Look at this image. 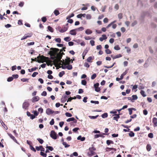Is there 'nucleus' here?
Here are the masks:
<instances>
[{
    "label": "nucleus",
    "instance_id": "nucleus-43",
    "mask_svg": "<svg viewBox=\"0 0 157 157\" xmlns=\"http://www.w3.org/2000/svg\"><path fill=\"white\" fill-rule=\"evenodd\" d=\"M40 155L44 157H46L47 154L46 153H45L42 151H41L40 152Z\"/></svg>",
    "mask_w": 157,
    "mask_h": 157
},
{
    "label": "nucleus",
    "instance_id": "nucleus-22",
    "mask_svg": "<svg viewBox=\"0 0 157 157\" xmlns=\"http://www.w3.org/2000/svg\"><path fill=\"white\" fill-rule=\"evenodd\" d=\"M39 98L38 96L34 97L33 98V101H37L39 100Z\"/></svg>",
    "mask_w": 157,
    "mask_h": 157
},
{
    "label": "nucleus",
    "instance_id": "nucleus-19",
    "mask_svg": "<svg viewBox=\"0 0 157 157\" xmlns=\"http://www.w3.org/2000/svg\"><path fill=\"white\" fill-rule=\"evenodd\" d=\"M112 150H113L114 151H116V149L115 148H112V147L109 148V147H107L106 148V151H109Z\"/></svg>",
    "mask_w": 157,
    "mask_h": 157
},
{
    "label": "nucleus",
    "instance_id": "nucleus-57",
    "mask_svg": "<svg viewBox=\"0 0 157 157\" xmlns=\"http://www.w3.org/2000/svg\"><path fill=\"white\" fill-rule=\"evenodd\" d=\"M98 115H97L96 116H89V117L91 119H95L96 118L98 117Z\"/></svg>",
    "mask_w": 157,
    "mask_h": 157
},
{
    "label": "nucleus",
    "instance_id": "nucleus-42",
    "mask_svg": "<svg viewBox=\"0 0 157 157\" xmlns=\"http://www.w3.org/2000/svg\"><path fill=\"white\" fill-rule=\"evenodd\" d=\"M86 18L87 19H90L91 18V16L90 14H87L86 15Z\"/></svg>",
    "mask_w": 157,
    "mask_h": 157
},
{
    "label": "nucleus",
    "instance_id": "nucleus-45",
    "mask_svg": "<svg viewBox=\"0 0 157 157\" xmlns=\"http://www.w3.org/2000/svg\"><path fill=\"white\" fill-rule=\"evenodd\" d=\"M114 49L117 50H118L120 49V48L118 45H117L114 47Z\"/></svg>",
    "mask_w": 157,
    "mask_h": 157
},
{
    "label": "nucleus",
    "instance_id": "nucleus-25",
    "mask_svg": "<svg viewBox=\"0 0 157 157\" xmlns=\"http://www.w3.org/2000/svg\"><path fill=\"white\" fill-rule=\"evenodd\" d=\"M46 148L49 150H50L51 151H52L54 150L53 148L52 147L48 146V145H46Z\"/></svg>",
    "mask_w": 157,
    "mask_h": 157
},
{
    "label": "nucleus",
    "instance_id": "nucleus-11",
    "mask_svg": "<svg viewBox=\"0 0 157 157\" xmlns=\"http://www.w3.org/2000/svg\"><path fill=\"white\" fill-rule=\"evenodd\" d=\"M8 134L10 138L12 139L15 142L18 144L17 140L15 139V137L12 135V134L10 133H8Z\"/></svg>",
    "mask_w": 157,
    "mask_h": 157
},
{
    "label": "nucleus",
    "instance_id": "nucleus-15",
    "mask_svg": "<svg viewBox=\"0 0 157 157\" xmlns=\"http://www.w3.org/2000/svg\"><path fill=\"white\" fill-rule=\"evenodd\" d=\"M77 31L75 30V29H72L70 31V34L71 35H75L76 34Z\"/></svg>",
    "mask_w": 157,
    "mask_h": 157
},
{
    "label": "nucleus",
    "instance_id": "nucleus-61",
    "mask_svg": "<svg viewBox=\"0 0 157 157\" xmlns=\"http://www.w3.org/2000/svg\"><path fill=\"white\" fill-rule=\"evenodd\" d=\"M88 52V50L87 49H85L83 51L82 55H86V54Z\"/></svg>",
    "mask_w": 157,
    "mask_h": 157
},
{
    "label": "nucleus",
    "instance_id": "nucleus-62",
    "mask_svg": "<svg viewBox=\"0 0 157 157\" xmlns=\"http://www.w3.org/2000/svg\"><path fill=\"white\" fill-rule=\"evenodd\" d=\"M54 124V119H52L50 122V124L51 125H53Z\"/></svg>",
    "mask_w": 157,
    "mask_h": 157
},
{
    "label": "nucleus",
    "instance_id": "nucleus-29",
    "mask_svg": "<svg viewBox=\"0 0 157 157\" xmlns=\"http://www.w3.org/2000/svg\"><path fill=\"white\" fill-rule=\"evenodd\" d=\"M127 73V70H126L124 72H123L121 75L120 77H121V78H124V76L126 75Z\"/></svg>",
    "mask_w": 157,
    "mask_h": 157
},
{
    "label": "nucleus",
    "instance_id": "nucleus-8",
    "mask_svg": "<svg viewBox=\"0 0 157 157\" xmlns=\"http://www.w3.org/2000/svg\"><path fill=\"white\" fill-rule=\"evenodd\" d=\"M46 112L47 114L50 115L54 113V111L51 109L49 108L46 109Z\"/></svg>",
    "mask_w": 157,
    "mask_h": 157
},
{
    "label": "nucleus",
    "instance_id": "nucleus-23",
    "mask_svg": "<svg viewBox=\"0 0 157 157\" xmlns=\"http://www.w3.org/2000/svg\"><path fill=\"white\" fill-rule=\"evenodd\" d=\"M92 32L89 29H86L85 31V33L87 34H90L92 33Z\"/></svg>",
    "mask_w": 157,
    "mask_h": 157
},
{
    "label": "nucleus",
    "instance_id": "nucleus-49",
    "mask_svg": "<svg viewBox=\"0 0 157 157\" xmlns=\"http://www.w3.org/2000/svg\"><path fill=\"white\" fill-rule=\"evenodd\" d=\"M29 147H30V148L31 150L35 152H36V150L32 146V145L30 146Z\"/></svg>",
    "mask_w": 157,
    "mask_h": 157
},
{
    "label": "nucleus",
    "instance_id": "nucleus-64",
    "mask_svg": "<svg viewBox=\"0 0 157 157\" xmlns=\"http://www.w3.org/2000/svg\"><path fill=\"white\" fill-rule=\"evenodd\" d=\"M108 21V19L107 18L105 17L103 20V22L104 23H107Z\"/></svg>",
    "mask_w": 157,
    "mask_h": 157
},
{
    "label": "nucleus",
    "instance_id": "nucleus-14",
    "mask_svg": "<svg viewBox=\"0 0 157 157\" xmlns=\"http://www.w3.org/2000/svg\"><path fill=\"white\" fill-rule=\"evenodd\" d=\"M63 55L62 54H61L59 53L57 54L56 56V58L60 60V59H62Z\"/></svg>",
    "mask_w": 157,
    "mask_h": 157
},
{
    "label": "nucleus",
    "instance_id": "nucleus-2",
    "mask_svg": "<svg viewBox=\"0 0 157 157\" xmlns=\"http://www.w3.org/2000/svg\"><path fill=\"white\" fill-rule=\"evenodd\" d=\"M96 149L93 145H92V147H90L89 149V151L87 153V155L89 156H91L94 155L95 153L94 151H96Z\"/></svg>",
    "mask_w": 157,
    "mask_h": 157
},
{
    "label": "nucleus",
    "instance_id": "nucleus-6",
    "mask_svg": "<svg viewBox=\"0 0 157 157\" xmlns=\"http://www.w3.org/2000/svg\"><path fill=\"white\" fill-rule=\"evenodd\" d=\"M68 25V23H67L66 25V26H67V27L64 26L63 28H60L59 30V32L61 33H63L67 31L68 28V26H67Z\"/></svg>",
    "mask_w": 157,
    "mask_h": 157
},
{
    "label": "nucleus",
    "instance_id": "nucleus-56",
    "mask_svg": "<svg viewBox=\"0 0 157 157\" xmlns=\"http://www.w3.org/2000/svg\"><path fill=\"white\" fill-rule=\"evenodd\" d=\"M95 41L93 40H91L90 41V43L92 46L94 45Z\"/></svg>",
    "mask_w": 157,
    "mask_h": 157
},
{
    "label": "nucleus",
    "instance_id": "nucleus-12",
    "mask_svg": "<svg viewBox=\"0 0 157 157\" xmlns=\"http://www.w3.org/2000/svg\"><path fill=\"white\" fill-rule=\"evenodd\" d=\"M67 97L65 95H63L62 98L61 99V102L62 103L65 102L67 100Z\"/></svg>",
    "mask_w": 157,
    "mask_h": 157
},
{
    "label": "nucleus",
    "instance_id": "nucleus-13",
    "mask_svg": "<svg viewBox=\"0 0 157 157\" xmlns=\"http://www.w3.org/2000/svg\"><path fill=\"white\" fill-rule=\"evenodd\" d=\"M111 57L113 58V59H114L116 58H120L122 56V55L121 54H119L116 56H114L113 55H111Z\"/></svg>",
    "mask_w": 157,
    "mask_h": 157
},
{
    "label": "nucleus",
    "instance_id": "nucleus-31",
    "mask_svg": "<svg viewBox=\"0 0 157 157\" xmlns=\"http://www.w3.org/2000/svg\"><path fill=\"white\" fill-rule=\"evenodd\" d=\"M113 142L112 140H108L106 141V144L108 145H109L110 144H113Z\"/></svg>",
    "mask_w": 157,
    "mask_h": 157
},
{
    "label": "nucleus",
    "instance_id": "nucleus-28",
    "mask_svg": "<svg viewBox=\"0 0 157 157\" xmlns=\"http://www.w3.org/2000/svg\"><path fill=\"white\" fill-rule=\"evenodd\" d=\"M84 28L82 27H80L79 28L77 29H75V30L77 31H82L84 30Z\"/></svg>",
    "mask_w": 157,
    "mask_h": 157
},
{
    "label": "nucleus",
    "instance_id": "nucleus-47",
    "mask_svg": "<svg viewBox=\"0 0 157 157\" xmlns=\"http://www.w3.org/2000/svg\"><path fill=\"white\" fill-rule=\"evenodd\" d=\"M55 40L56 42L59 43H60L61 41V40L60 38H55Z\"/></svg>",
    "mask_w": 157,
    "mask_h": 157
},
{
    "label": "nucleus",
    "instance_id": "nucleus-40",
    "mask_svg": "<svg viewBox=\"0 0 157 157\" xmlns=\"http://www.w3.org/2000/svg\"><path fill=\"white\" fill-rule=\"evenodd\" d=\"M67 68L68 70H71L72 68V65L69 64H67Z\"/></svg>",
    "mask_w": 157,
    "mask_h": 157
},
{
    "label": "nucleus",
    "instance_id": "nucleus-50",
    "mask_svg": "<svg viewBox=\"0 0 157 157\" xmlns=\"http://www.w3.org/2000/svg\"><path fill=\"white\" fill-rule=\"evenodd\" d=\"M85 39L86 40H90V39H94V38H92V37H90V36H85Z\"/></svg>",
    "mask_w": 157,
    "mask_h": 157
},
{
    "label": "nucleus",
    "instance_id": "nucleus-33",
    "mask_svg": "<svg viewBox=\"0 0 157 157\" xmlns=\"http://www.w3.org/2000/svg\"><path fill=\"white\" fill-rule=\"evenodd\" d=\"M128 135L130 137H132L134 136L135 134L132 131H130V133H129Z\"/></svg>",
    "mask_w": 157,
    "mask_h": 157
},
{
    "label": "nucleus",
    "instance_id": "nucleus-35",
    "mask_svg": "<svg viewBox=\"0 0 157 157\" xmlns=\"http://www.w3.org/2000/svg\"><path fill=\"white\" fill-rule=\"evenodd\" d=\"M65 74V72L64 71H62L61 72H60L59 74V77H62V76Z\"/></svg>",
    "mask_w": 157,
    "mask_h": 157
},
{
    "label": "nucleus",
    "instance_id": "nucleus-3",
    "mask_svg": "<svg viewBox=\"0 0 157 157\" xmlns=\"http://www.w3.org/2000/svg\"><path fill=\"white\" fill-rule=\"evenodd\" d=\"M50 49H52L53 50L50 51L48 54L52 56H54L56 55V53L58 52L59 51V49L56 48H51Z\"/></svg>",
    "mask_w": 157,
    "mask_h": 157
},
{
    "label": "nucleus",
    "instance_id": "nucleus-30",
    "mask_svg": "<svg viewBox=\"0 0 157 157\" xmlns=\"http://www.w3.org/2000/svg\"><path fill=\"white\" fill-rule=\"evenodd\" d=\"M37 67H34L32 68L31 69H29L28 70L29 72H31L36 71L37 69Z\"/></svg>",
    "mask_w": 157,
    "mask_h": 157
},
{
    "label": "nucleus",
    "instance_id": "nucleus-52",
    "mask_svg": "<svg viewBox=\"0 0 157 157\" xmlns=\"http://www.w3.org/2000/svg\"><path fill=\"white\" fill-rule=\"evenodd\" d=\"M65 115L67 117H71L72 116V114H71V113H68V112H66L65 113Z\"/></svg>",
    "mask_w": 157,
    "mask_h": 157
},
{
    "label": "nucleus",
    "instance_id": "nucleus-1",
    "mask_svg": "<svg viewBox=\"0 0 157 157\" xmlns=\"http://www.w3.org/2000/svg\"><path fill=\"white\" fill-rule=\"evenodd\" d=\"M38 59H37V62L39 63H43L46 62L47 59H48V57L42 55L40 56V55L38 56L36 58Z\"/></svg>",
    "mask_w": 157,
    "mask_h": 157
},
{
    "label": "nucleus",
    "instance_id": "nucleus-4",
    "mask_svg": "<svg viewBox=\"0 0 157 157\" xmlns=\"http://www.w3.org/2000/svg\"><path fill=\"white\" fill-rule=\"evenodd\" d=\"M51 137L53 139L56 140L57 139V134L54 130H52L50 134Z\"/></svg>",
    "mask_w": 157,
    "mask_h": 157
},
{
    "label": "nucleus",
    "instance_id": "nucleus-63",
    "mask_svg": "<svg viewBox=\"0 0 157 157\" xmlns=\"http://www.w3.org/2000/svg\"><path fill=\"white\" fill-rule=\"evenodd\" d=\"M24 3L23 2H20L19 4V6L20 7H22L24 5Z\"/></svg>",
    "mask_w": 157,
    "mask_h": 157
},
{
    "label": "nucleus",
    "instance_id": "nucleus-37",
    "mask_svg": "<svg viewBox=\"0 0 157 157\" xmlns=\"http://www.w3.org/2000/svg\"><path fill=\"white\" fill-rule=\"evenodd\" d=\"M48 29L49 31L51 32H53V29L50 26H48Z\"/></svg>",
    "mask_w": 157,
    "mask_h": 157
},
{
    "label": "nucleus",
    "instance_id": "nucleus-17",
    "mask_svg": "<svg viewBox=\"0 0 157 157\" xmlns=\"http://www.w3.org/2000/svg\"><path fill=\"white\" fill-rule=\"evenodd\" d=\"M60 60H58L57 58H56L55 59H54L53 61H51V62H53L54 64L55 65L56 67L57 66V65L58 63L59 62Z\"/></svg>",
    "mask_w": 157,
    "mask_h": 157
},
{
    "label": "nucleus",
    "instance_id": "nucleus-7",
    "mask_svg": "<svg viewBox=\"0 0 157 157\" xmlns=\"http://www.w3.org/2000/svg\"><path fill=\"white\" fill-rule=\"evenodd\" d=\"M32 36V34L28 33L27 34H25L24 36H23L21 39V40H24L27 39L28 37H31Z\"/></svg>",
    "mask_w": 157,
    "mask_h": 157
},
{
    "label": "nucleus",
    "instance_id": "nucleus-18",
    "mask_svg": "<svg viewBox=\"0 0 157 157\" xmlns=\"http://www.w3.org/2000/svg\"><path fill=\"white\" fill-rule=\"evenodd\" d=\"M72 121H74V122L75 123L77 122V120H75L74 117L69 118L67 120V122H70Z\"/></svg>",
    "mask_w": 157,
    "mask_h": 157
},
{
    "label": "nucleus",
    "instance_id": "nucleus-20",
    "mask_svg": "<svg viewBox=\"0 0 157 157\" xmlns=\"http://www.w3.org/2000/svg\"><path fill=\"white\" fill-rule=\"evenodd\" d=\"M77 139L80 140L81 141H83L85 140V138L84 137H82L81 136H79L78 137Z\"/></svg>",
    "mask_w": 157,
    "mask_h": 157
},
{
    "label": "nucleus",
    "instance_id": "nucleus-58",
    "mask_svg": "<svg viewBox=\"0 0 157 157\" xmlns=\"http://www.w3.org/2000/svg\"><path fill=\"white\" fill-rule=\"evenodd\" d=\"M38 74V73L37 72H34L33 74L32 75V76L33 77H35L36 76V75H37Z\"/></svg>",
    "mask_w": 157,
    "mask_h": 157
},
{
    "label": "nucleus",
    "instance_id": "nucleus-46",
    "mask_svg": "<svg viewBox=\"0 0 157 157\" xmlns=\"http://www.w3.org/2000/svg\"><path fill=\"white\" fill-rule=\"evenodd\" d=\"M105 52L107 54H110L111 53V51L109 49H107L105 50Z\"/></svg>",
    "mask_w": 157,
    "mask_h": 157
},
{
    "label": "nucleus",
    "instance_id": "nucleus-48",
    "mask_svg": "<svg viewBox=\"0 0 157 157\" xmlns=\"http://www.w3.org/2000/svg\"><path fill=\"white\" fill-rule=\"evenodd\" d=\"M81 83L83 85H86V82L85 80H82Z\"/></svg>",
    "mask_w": 157,
    "mask_h": 157
},
{
    "label": "nucleus",
    "instance_id": "nucleus-38",
    "mask_svg": "<svg viewBox=\"0 0 157 157\" xmlns=\"http://www.w3.org/2000/svg\"><path fill=\"white\" fill-rule=\"evenodd\" d=\"M71 39L70 37L67 36L64 38V40L66 41H69L71 40Z\"/></svg>",
    "mask_w": 157,
    "mask_h": 157
},
{
    "label": "nucleus",
    "instance_id": "nucleus-60",
    "mask_svg": "<svg viewBox=\"0 0 157 157\" xmlns=\"http://www.w3.org/2000/svg\"><path fill=\"white\" fill-rule=\"evenodd\" d=\"M148 136L149 137L152 138L153 137V135L152 133H150L148 134Z\"/></svg>",
    "mask_w": 157,
    "mask_h": 157
},
{
    "label": "nucleus",
    "instance_id": "nucleus-5",
    "mask_svg": "<svg viewBox=\"0 0 157 157\" xmlns=\"http://www.w3.org/2000/svg\"><path fill=\"white\" fill-rule=\"evenodd\" d=\"M29 104L28 102L25 101L23 103L22 105V108L25 110L28 109Z\"/></svg>",
    "mask_w": 157,
    "mask_h": 157
},
{
    "label": "nucleus",
    "instance_id": "nucleus-27",
    "mask_svg": "<svg viewBox=\"0 0 157 157\" xmlns=\"http://www.w3.org/2000/svg\"><path fill=\"white\" fill-rule=\"evenodd\" d=\"M151 148V147L150 144H148L146 146V149L148 151H150Z\"/></svg>",
    "mask_w": 157,
    "mask_h": 157
},
{
    "label": "nucleus",
    "instance_id": "nucleus-36",
    "mask_svg": "<svg viewBox=\"0 0 157 157\" xmlns=\"http://www.w3.org/2000/svg\"><path fill=\"white\" fill-rule=\"evenodd\" d=\"M101 117L103 118H106L108 117V114L106 113H105L101 115Z\"/></svg>",
    "mask_w": 157,
    "mask_h": 157
},
{
    "label": "nucleus",
    "instance_id": "nucleus-39",
    "mask_svg": "<svg viewBox=\"0 0 157 157\" xmlns=\"http://www.w3.org/2000/svg\"><path fill=\"white\" fill-rule=\"evenodd\" d=\"M37 140L40 144H42L44 142V140L40 138H37Z\"/></svg>",
    "mask_w": 157,
    "mask_h": 157
},
{
    "label": "nucleus",
    "instance_id": "nucleus-44",
    "mask_svg": "<svg viewBox=\"0 0 157 157\" xmlns=\"http://www.w3.org/2000/svg\"><path fill=\"white\" fill-rule=\"evenodd\" d=\"M97 76L96 74L94 73L91 76V79H95Z\"/></svg>",
    "mask_w": 157,
    "mask_h": 157
},
{
    "label": "nucleus",
    "instance_id": "nucleus-9",
    "mask_svg": "<svg viewBox=\"0 0 157 157\" xmlns=\"http://www.w3.org/2000/svg\"><path fill=\"white\" fill-rule=\"evenodd\" d=\"M152 122L153 123V126L154 127L157 126V118L154 117L152 119Z\"/></svg>",
    "mask_w": 157,
    "mask_h": 157
},
{
    "label": "nucleus",
    "instance_id": "nucleus-59",
    "mask_svg": "<svg viewBox=\"0 0 157 157\" xmlns=\"http://www.w3.org/2000/svg\"><path fill=\"white\" fill-rule=\"evenodd\" d=\"M125 48L127 49V52L128 53H129L131 51V49L129 48L128 47H125Z\"/></svg>",
    "mask_w": 157,
    "mask_h": 157
},
{
    "label": "nucleus",
    "instance_id": "nucleus-10",
    "mask_svg": "<svg viewBox=\"0 0 157 157\" xmlns=\"http://www.w3.org/2000/svg\"><path fill=\"white\" fill-rule=\"evenodd\" d=\"M70 58L67 57V59H66L65 62H63L64 65H66L67 64H69L70 62Z\"/></svg>",
    "mask_w": 157,
    "mask_h": 157
},
{
    "label": "nucleus",
    "instance_id": "nucleus-21",
    "mask_svg": "<svg viewBox=\"0 0 157 157\" xmlns=\"http://www.w3.org/2000/svg\"><path fill=\"white\" fill-rule=\"evenodd\" d=\"M62 141H63V144L64 146L65 147H68L70 146V145L67 144L66 142L63 141V140L62 139Z\"/></svg>",
    "mask_w": 157,
    "mask_h": 157
},
{
    "label": "nucleus",
    "instance_id": "nucleus-53",
    "mask_svg": "<svg viewBox=\"0 0 157 157\" xmlns=\"http://www.w3.org/2000/svg\"><path fill=\"white\" fill-rule=\"evenodd\" d=\"M118 17L119 19H121L123 17L122 14L121 13H119L118 15Z\"/></svg>",
    "mask_w": 157,
    "mask_h": 157
},
{
    "label": "nucleus",
    "instance_id": "nucleus-16",
    "mask_svg": "<svg viewBox=\"0 0 157 157\" xmlns=\"http://www.w3.org/2000/svg\"><path fill=\"white\" fill-rule=\"evenodd\" d=\"M115 116L113 117V119L118 121V119L120 118V117L119 114H115L114 115Z\"/></svg>",
    "mask_w": 157,
    "mask_h": 157
},
{
    "label": "nucleus",
    "instance_id": "nucleus-34",
    "mask_svg": "<svg viewBox=\"0 0 157 157\" xmlns=\"http://www.w3.org/2000/svg\"><path fill=\"white\" fill-rule=\"evenodd\" d=\"M140 93L143 97H145L146 96L145 94V92L143 90H141L140 91Z\"/></svg>",
    "mask_w": 157,
    "mask_h": 157
},
{
    "label": "nucleus",
    "instance_id": "nucleus-54",
    "mask_svg": "<svg viewBox=\"0 0 157 157\" xmlns=\"http://www.w3.org/2000/svg\"><path fill=\"white\" fill-rule=\"evenodd\" d=\"M90 102L92 103H95V104H98L99 103L98 101H94L93 100L91 101Z\"/></svg>",
    "mask_w": 157,
    "mask_h": 157
},
{
    "label": "nucleus",
    "instance_id": "nucleus-55",
    "mask_svg": "<svg viewBox=\"0 0 157 157\" xmlns=\"http://www.w3.org/2000/svg\"><path fill=\"white\" fill-rule=\"evenodd\" d=\"M42 21L43 22H45L47 21V19L46 17H44L42 18Z\"/></svg>",
    "mask_w": 157,
    "mask_h": 157
},
{
    "label": "nucleus",
    "instance_id": "nucleus-41",
    "mask_svg": "<svg viewBox=\"0 0 157 157\" xmlns=\"http://www.w3.org/2000/svg\"><path fill=\"white\" fill-rule=\"evenodd\" d=\"M74 14L73 13H72L70 15L68 16L66 18L67 19H68L70 18L74 17Z\"/></svg>",
    "mask_w": 157,
    "mask_h": 157
},
{
    "label": "nucleus",
    "instance_id": "nucleus-26",
    "mask_svg": "<svg viewBox=\"0 0 157 157\" xmlns=\"http://www.w3.org/2000/svg\"><path fill=\"white\" fill-rule=\"evenodd\" d=\"M93 58L91 56L89 57L86 59L87 61L88 62H92L91 60L94 59V56H93Z\"/></svg>",
    "mask_w": 157,
    "mask_h": 157
},
{
    "label": "nucleus",
    "instance_id": "nucleus-51",
    "mask_svg": "<svg viewBox=\"0 0 157 157\" xmlns=\"http://www.w3.org/2000/svg\"><path fill=\"white\" fill-rule=\"evenodd\" d=\"M13 77H9L8 78V79H7V81L8 82H11V81H12L13 80Z\"/></svg>",
    "mask_w": 157,
    "mask_h": 157
},
{
    "label": "nucleus",
    "instance_id": "nucleus-24",
    "mask_svg": "<svg viewBox=\"0 0 157 157\" xmlns=\"http://www.w3.org/2000/svg\"><path fill=\"white\" fill-rule=\"evenodd\" d=\"M132 99L133 101V102L135 100H137L138 98V97L136 95H132Z\"/></svg>",
    "mask_w": 157,
    "mask_h": 157
},
{
    "label": "nucleus",
    "instance_id": "nucleus-32",
    "mask_svg": "<svg viewBox=\"0 0 157 157\" xmlns=\"http://www.w3.org/2000/svg\"><path fill=\"white\" fill-rule=\"evenodd\" d=\"M54 13L56 16L58 15L60 13L59 11L56 10H54Z\"/></svg>",
    "mask_w": 157,
    "mask_h": 157
}]
</instances>
